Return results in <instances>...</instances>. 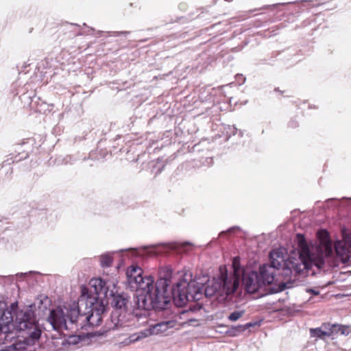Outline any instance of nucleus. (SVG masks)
Here are the masks:
<instances>
[{
  "label": "nucleus",
  "mask_w": 351,
  "mask_h": 351,
  "mask_svg": "<svg viewBox=\"0 0 351 351\" xmlns=\"http://www.w3.org/2000/svg\"><path fill=\"white\" fill-rule=\"evenodd\" d=\"M107 304L104 302H97L93 297L80 296L77 302L73 303L70 311V322H79L81 328L97 326L102 322V315Z\"/></svg>",
  "instance_id": "obj_3"
},
{
  "label": "nucleus",
  "mask_w": 351,
  "mask_h": 351,
  "mask_svg": "<svg viewBox=\"0 0 351 351\" xmlns=\"http://www.w3.org/2000/svg\"><path fill=\"white\" fill-rule=\"evenodd\" d=\"M289 124L290 126L293 128L298 126V123L296 122H294L293 121H291Z\"/></svg>",
  "instance_id": "obj_28"
},
{
  "label": "nucleus",
  "mask_w": 351,
  "mask_h": 351,
  "mask_svg": "<svg viewBox=\"0 0 351 351\" xmlns=\"http://www.w3.org/2000/svg\"><path fill=\"white\" fill-rule=\"evenodd\" d=\"M299 248V257L285 260L286 250L279 247L269 252V265L265 264V285H274L269 293H278L295 286L298 274H304L313 266L323 267L325 256L332 252L330 246L326 247L324 253L321 247H309L302 234H296Z\"/></svg>",
  "instance_id": "obj_1"
},
{
  "label": "nucleus",
  "mask_w": 351,
  "mask_h": 351,
  "mask_svg": "<svg viewBox=\"0 0 351 351\" xmlns=\"http://www.w3.org/2000/svg\"><path fill=\"white\" fill-rule=\"evenodd\" d=\"M322 328L325 332H328L329 333L331 332L330 335V337H332L333 335H335V328L338 327L337 324H332L329 322L324 323L322 324Z\"/></svg>",
  "instance_id": "obj_16"
},
{
  "label": "nucleus",
  "mask_w": 351,
  "mask_h": 351,
  "mask_svg": "<svg viewBox=\"0 0 351 351\" xmlns=\"http://www.w3.org/2000/svg\"><path fill=\"white\" fill-rule=\"evenodd\" d=\"M237 282L234 280H228L227 271L221 273L217 279L208 282L205 289L206 297L210 298L215 294L223 297V300H231L232 295L237 291Z\"/></svg>",
  "instance_id": "obj_6"
},
{
  "label": "nucleus",
  "mask_w": 351,
  "mask_h": 351,
  "mask_svg": "<svg viewBox=\"0 0 351 351\" xmlns=\"http://www.w3.org/2000/svg\"><path fill=\"white\" fill-rule=\"evenodd\" d=\"M310 334H311V336L313 337H317V338L323 339H324L325 337H329L331 332L329 333L328 332H325L321 326L319 328H311Z\"/></svg>",
  "instance_id": "obj_15"
},
{
  "label": "nucleus",
  "mask_w": 351,
  "mask_h": 351,
  "mask_svg": "<svg viewBox=\"0 0 351 351\" xmlns=\"http://www.w3.org/2000/svg\"><path fill=\"white\" fill-rule=\"evenodd\" d=\"M154 279L152 276H145L143 278V280L139 283L134 284L130 287L132 289L136 290V295H149L154 289Z\"/></svg>",
  "instance_id": "obj_11"
},
{
  "label": "nucleus",
  "mask_w": 351,
  "mask_h": 351,
  "mask_svg": "<svg viewBox=\"0 0 351 351\" xmlns=\"http://www.w3.org/2000/svg\"><path fill=\"white\" fill-rule=\"evenodd\" d=\"M229 130L232 135H234L237 130V128H235L234 126H229Z\"/></svg>",
  "instance_id": "obj_26"
},
{
  "label": "nucleus",
  "mask_w": 351,
  "mask_h": 351,
  "mask_svg": "<svg viewBox=\"0 0 351 351\" xmlns=\"http://www.w3.org/2000/svg\"><path fill=\"white\" fill-rule=\"evenodd\" d=\"M238 77H242V79L243 80V82L245 81V78L243 77V75H237Z\"/></svg>",
  "instance_id": "obj_31"
},
{
  "label": "nucleus",
  "mask_w": 351,
  "mask_h": 351,
  "mask_svg": "<svg viewBox=\"0 0 351 351\" xmlns=\"http://www.w3.org/2000/svg\"><path fill=\"white\" fill-rule=\"evenodd\" d=\"M243 314V311H234L229 315L228 319L232 322H235L238 320L240 317H241Z\"/></svg>",
  "instance_id": "obj_19"
},
{
  "label": "nucleus",
  "mask_w": 351,
  "mask_h": 351,
  "mask_svg": "<svg viewBox=\"0 0 351 351\" xmlns=\"http://www.w3.org/2000/svg\"><path fill=\"white\" fill-rule=\"evenodd\" d=\"M233 275L228 276V280H234L237 282V289H239L241 276H243L245 270L241 267L240 258L235 256L232 260Z\"/></svg>",
  "instance_id": "obj_14"
},
{
  "label": "nucleus",
  "mask_w": 351,
  "mask_h": 351,
  "mask_svg": "<svg viewBox=\"0 0 351 351\" xmlns=\"http://www.w3.org/2000/svg\"><path fill=\"white\" fill-rule=\"evenodd\" d=\"M306 292L307 293H311L314 295H317L319 294V291L317 289H306Z\"/></svg>",
  "instance_id": "obj_23"
},
{
  "label": "nucleus",
  "mask_w": 351,
  "mask_h": 351,
  "mask_svg": "<svg viewBox=\"0 0 351 351\" xmlns=\"http://www.w3.org/2000/svg\"><path fill=\"white\" fill-rule=\"evenodd\" d=\"M242 286L248 293H254L261 288L263 285V265H259L258 272L245 271L241 276Z\"/></svg>",
  "instance_id": "obj_9"
},
{
  "label": "nucleus",
  "mask_w": 351,
  "mask_h": 351,
  "mask_svg": "<svg viewBox=\"0 0 351 351\" xmlns=\"http://www.w3.org/2000/svg\"><path fill=\"white\" fill-rule=\"evenodd\" d=\"M73 308V304L69 307L58 306L50 310L49 315L47 320L53 330L60 331L62 329H68L67 321L70 322V311Z\"/></svg>",
  "instance_id": "obj_8"
},
{
  "label": "nucleus",
  "mask_w": 351,
  "mask_h": 351,
  "mask_svg": "<svg viewBox=\"0 0 351 351\" xmlns=\"http://www.w3.org/2000/svg\"><path fill=\"white\" fill-rule=\"evenodd\" d=\"M110 36H119L121 35L126 36L130 34V32L121 31V32H108Z\"/></svg>",
  "instance_id": "obj_22"
},
{
  "label": "nucleus",
  "mask_w": 351,
  "mask_h": 351,
  "mask_svg": "<svg viewBox=\"0 0 351 351\" xmlns=\"http://www.w3.org/2000/svg\"><path fill=\"white\" fill-rule=\"evenodd\" d=\"M83 339L82 335H72L69 337L68 343L69 345H77Z\"/></svg>",
  "instance_id": "obj_20"
},
{
  "label": "nucleus",
  "mask_w": 351,
  "mask_h": 351,
  "mask_svg": "<svg viewBox=\"0 0 351 351\" xmlns=\"http://www.w3.org/2000/svg\"><path fill=\"white\" fill-rule=\"evenodd\" d=\"M20 275H21V276H22V275H26V274L21 273V274H20Z\"/></svg>",
  "instance_id": "obj_34"
},
{
  "label": "nucleus",
  "mask_w": 351,
  "mask_h": 351,
  "mask_svg": "<svg viewBox=\"0 0 351 351\" xmlns=\"http://www.w3.org/2000/svg\"><path fill=\"white\" fill-rule=\"evenodd\" d=\"M109 295L112 298L111 305L114 308L112 317H117L118 322H121L128 311L129 297L124 293H114L112 290Z\"/></svg>",
  "instance_id": "obj_10"
},
{
  "label": "nucleus",
  "mask_w": 351,
  "mask_h": 351,
  "mask_svg": "<svg viewBox=\"0 0 351 351\" xmlns=\"http://www.w3.org/2000/svg\"><path fill=\"white\" fill-rule=\"evenodd\" d=\"M1 302H0V304H1Z\"/></svg>",
  "instance_id": "obj_36"
},
{
  "label": "nucleus",
  "mask_w": 351,
  "mask_h": 351,
  "mask_svg": "<svg viewBox=\"0 0 351 351\" xmlns=\"http://www.w3.org/2000/svg\"><path fill=\"white\" fill-rule=\"evenodd\" d=\"M350 246H351V244H350Z\"/></svg>",
  "instance_id": "obj_37"
},
{
  "label": "nucleus",
  "mask_w": 351,
  "mask_h": 351,
  "mask_svg": "<svg viewBox=\"0 0 351 351\" xmlns=\"http://www.w3.org/2000/svg\"><path fill=\"white\" fill-rule=\"evenodd\" d=\"M350 199H351V197L350 198Z\"/></svg>",
  "instance_id": "obj_35"
},
{
  "label": "nucleus",
  "mask_w": 351,
  "mask_h": 351,
  "mask_svg": "<svg viewBox=\"0 0 351 351\" xmlns=\"http://www.w3.org/2000/svg\"><path fill=\"white\" fill-rule=\"evenodd\" d=\"M335 335H337L339 332H340V329H339L337 327L335 328Z\"/></svg>",
  "instance_id": "obj_30"
},
{
  "label": "nucleus",
  "mask_w": 351,
  "mask_h": 351,
  "mask_svg": "<svg viewBox=\"0 0 351 351\" xmlns=\"http://www.w3.org/2000/svg\"><path fill=\"white\" fill-rule=\"evenodd\" d=\"M101 265L103 267H109L112 263V258L109 254H103L100 258Z\"/></svg>",
  "instance_id": "obj_18"
},
{
  "label": "nucleus",
  "mask_w": 351,
  "mask_h": 351,
  "mask_svg": "<svg viewBox=\"0 0 351 351\" xmlns=\"http://www.w3.org/2000/svg\"><path fill=\"white\" fill-rule=\"evenodd\" d=\"M88 335L90 337H95L97 335V333H88Z\"/></svg>",
  "instance_id": "obj_29"
},
{
  "label": "nucleus",
  "mask_w": 351,
  "mask_h": 351,
  "mask_svg": "<svg viewBox=\"0 0 351 351\" xmlns=\"http://www.w3.org/2000/svg\"><path fill=\"white\" fill-rule=\"evenodd\" d=\"M12 310L14 326L23 332V335L36 346L42 330L38 324L32 306H24L22 309H19L17 304Z\"/></svg>",
  "instance_id": "obj_5"
},
{
  "label": "nucleus",
  "mask_w": 351,
  "mask_h": 351,
  "mask_svg": "<svg viewBox=\"0 0 351 351\" xmlns=\"http://www.w3.org/2000/svg\"><path fill=\"white\" fill-rule=\"evenodd\" d=\"M338 328L340 329V333L343 335H348L351 332V328L349 326L337 324Z\"/></svg>",
  "instance_id": "obj_21"
},
{
  "label": "nucleus",
  "mask_w": 351,
  "mask_h": 351,
  "mask_svg": "<svg viewBox=\"0 0 351 351\" xmlns=\"http://www.w3.org/2000/svg\"><path fill=\"white\" fill-rule=\"evenodd\" d=\"M130 250H132V251H136V249H134V248H132V249H130Z\"/></svg>",
  "instance_id": "obj_32"
},
{
  "label": "nucleus",
  "mask_w": 351,
  "mask_h": 351,
  "mask_svg": "<svg viewBox=\"0 0 351 351\" xmlns=\"http://www.w3.org/2000/svg\"><path fill=\"white\" fill-rule=\"evenodd\" d=\"M171 274L172 270L167 268L164 276L156 281L154 289L149 295H138L134 298L138 309H154L162 313H169L171 300L177 306L182 307L188 302L200 300L202 288L195 281L182 280L169 290Z\"/></svg>",
  "instance_id": "obj_2"
},
{
  "label": "nucleus",
  "mask_w": 351,
  "mask_h": 351,
  "mask_svg": "<svg viewBox=\"0 0 351 351\" xmlns=\"http://www.w3.org/2000/svg\"><path fill=\"white\" fill-rule=\"evenodd\" d=\"M90 285L93 290H88L86 287H84L82 289L80 296H85L86 298L93 297L97 299V302H104L105 304H107L110 291H109V286L107 285V282L101 278H96L90 280Z\"/></svg>",
  "instance_id": "obj_7"
},
{
  "label": "nucleus",
  "mask_w": 351,
  "mask_h": 351,
  "mask_svg": "<svg viewBox=\"0 0 351 351\" xmlns=\"http://www.w3.org/2000/svg\"><path fill=\"white\" fill-rule=\"evenodd\" d=\"M128 282L130 287L132 285L139 283L140 281L143 280V270L138 266L132 265L130 266L126 272Z\"/></svg>",
  "instance_id": "obj_13"
},
{
  "label": "nucleus",
  "mask_w": 351,
  "mask_h": 351,
  "mask_svg": "<svg viewBox=\"0 0 351 351\" xmlns=\"http://www.w3.org/2000/svg\"><path fill=\"white\" fill-rule=\"evenodd\" d=\"M162 316L167 315V320L162 321L155 324L151 329V333L158 334L160 332H164L169 328H172L176 326V320L174 315L170 311L169 313H162Z\"/></svg>",
  "instance_id": "obj_12"
},
{
  "label": "nucleus",
  "mask_w": 351,
  "mask_h": 351,
  "mask_svg": "<svg viewBox=\"0 0 351 351\" xmlns=\"http://www.w3.org/2000/svg\"><path fill=\"white\" fill-rule=\"evenodd\" d=\"M17 305V302L10 304L3 310L0 317V343L5 348L16 351H36V346L25 335L19 336L14 330L12 309Z\"/></svg>",
  "instance_id": "obj_4"
},
{
  "label": "nucleus",
  "mask_w": 351,
  "mask_h": 351,
  "mask_svg": "<svg viewBox=\"0 0 351 351\" xmlns=\"http://www.w3.org/2000/svg\"><path fill=\"white\" fill-rule=\"evenodd\" d=\"M27 157V154L24 152L19 153L18 155L15 156L14 158L12 156L10 158H8L7 160L3 162V166L4 167L5 165V163L10 165V160H12V162H19L21 160L26 158Z\"/></svg>",
  "instance_id": "obj_17"
},
{
  "label": "nucleus",
  "mask_w": 351,
  "mask_h": 351,
  "mask_svg": "<svg viewBox=\"0 0 351 351\" xmlns=\"http://www.w3.org/2000/svg\"><path fill=\"white\" fill-rule=\"evenodd\" d=\"M280 5V3H278V4H274L272 5H267V6L265 5V7H264L265 12L266 10L268 11V10H271L272 8H276V7L279 6Z\"/></svg>",
  "instance_id": "obj_25"
},
{
  "label": "nucleus",
  "mask_w": 351,
  "mask_h": 351,
  "mask_svg": "<svg viewBox=\"0 0 351 351\" xmlns=\"http://www.w3.org/2000/svg\"><path fill=\"white\" fill-rule=\"evenodd\" d=\"M239 229H240V228H239V227H238V226H234V227H232V228H229V229L227 230V232H230V233H232V232H233L234 231V230H239Z\"/></svg>",
  "instance_id": "obj_27"
},
{
  "label": "nucleus",
  "mask_w": 351,
  "mask_h": 351,
  "mask_svg": "<svg viewBox=\"0 0 351 351\" xmlns=\"http://www.w3.org/2000/svg\"><path fill=\"white\" fill-rule=\"evenodd\" d=\"M334 202H339V199H336V198H330V199H328L327 200H326L325 203L327 205V206H330V203Z\"/></svg>",
  "instance_id": "obj_24"
},
{
  "label": "nucleus",
  "mask_w": 351,
  "mask_h": 351,
  "mask_svg": "<svg viewBox=\"0 0 351 351\" xmlns=\"http://www.w3.org/2000/svg\"><path fill=\"white\" fill-rule=\"evenodd\" d=\"M224 233H225V232H221L220 233V234H224Z\"/></svg>",
  "instance_id": "obj_33"
}]
</instances>
